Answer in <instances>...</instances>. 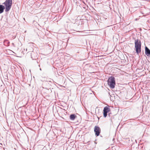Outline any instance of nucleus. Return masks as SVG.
Masks as SVG:
<instances>
[{"mask_svg": "<svg viewBox=\"0 0 150 150\" xmlns=\"http://www.w3.org/2000/svg\"><path fill=\"white\" fill-rule=\"evenodd\" d=\"M34 57V56H33V57Z\"/></svg>", "mask_w": 150, "mask_h": 150, "instance_id": "obj_15", "label": "nucleus"}, {"mask_svg": "<svg viewBox=\"0 0 150 150\" xmlns=\"http://www.w3.org/2000/svg\"><path fill=\"white\" fill-rule=\"evenodd\" d=\"M4 45L7 46H9L10 42L8 41V40H5L4 41Z\"/></svg>", "mask_w": 150, "mask_h": 150, "instance_id": "obj_8", "label": "nucleus"}, {"mask_svg": "<svg viewBox=\"0 0 150 150\" xmlns=\"http://www.w3.org/2000/svg\"><path fill=\"white\" fill-rule=\"evenodd\" d=\"M94 132L96 136H98L101 132L100 128L98 126H95L94 128Z\"/></svg>", "mask_w": 150, "mask_h": 150, "instance_id": "obj_4", "label": "nucleus"}, {"mask_svg": "<svg viewBox=\"0 0 150 150\" xmlns=\"http://www.w3.org/2000/svg\"><path fill=\"white\" fill-rule=\"evenodd\" d=\"M3 149L4 150H5V149H4V148H3Z\"/></svg>", "mask_w": 150, "mask_h": 150, "instance_id": "obj_14", "label": "nucleus"}, {"mask_svg": "<svg viewBox=\"0 0 150 150\" xmlns=\"http://www.w3.org/2000/svg\"><path fill=\"white\" fill-rule=\"evenodd\" d=\"M12 45H13V46L14 47H15V45H14V44L13 43H12Z\"/></svg>", "mask_w": 150, "mask_h": 150, "instance_id": "obj_10", "label": "nucleus"}, {"mask_svg": "<svg viewBox=\"0 0 150 150\" xmlns=\"http://www.w3.org/2000/svg\"><path fill=\"white\" fill-rule=\"evenodd\" d=\"M108 85L112 88H114L115 85V79L113 76H111L109 77L107 81Z\"/></svg>", "mask_w": 150, "mask_h": 150, "instance_id": "obj_3", "label": "nucleus"}, {"mask_svg": "<svg viewBox=\"0 0 150 150\" xmlns=\"http://www.w3.org/2000/svg\"><path fill=\"white\" fill-rule=\"evenodd\" d=\"M35 56H34V57H33V55H34V53H31V58L33 60L36 59L37 58V54H35Z\"/></svg>", "mask_w": 150, "mask_h": 150, "instance_id": "obj_9", "label": "nucleus"}, {"mask_svg": "<svg viewBox=\"0 0 150 150\" xmlns=\"http://www.w3.org/2000/svg\"><path fill=\"white\" fill-rule=\"evenodd\" d=\"M0 145H2V144H0Z\"/></svg>", "mask_w": 150, "mask_h": 150, "instance_id": "obj_13", "label": "nucleus"}, {"mask_svg": "<svg viewBox=\"0 0 150 150\" xmlns=\"http://www.w3.org/2000/svg\"><path fill=\"white\" fill-rule=\"evenodd\" d=\"M145 54L148 57H150V50L147 47H145Z\"/></svg>", "mask_w": 150, "mask_h": 150, "instance_id": "obj_6", "label": "nucleus"}, {"mask_svg": "<svg viewBox=\"0 0 150 150\" xmlns=\"http://www.w3.org/2000/svg\"><path fill=\"white\" fill-rule=\"evenodd\" d=\"M109 94V95H110V96H111V95H110V92H109L108 93Z\"/></svg>", "mask_w": 150, "mask_h": 150, "instance_id": "obj_11", "label": "nucleus"}, {"mask_svg": "<svg viewBox=\"0 0 150 150\" xmlns=\"http://www.w3.org/2000/svg\"><path fill=\"white\" fill-rule=\"evenodd\" d=\"M135 50L136 53L139 54L141 52L142 43L141 41L138 39L135 40L134 42Z\"/></svg>", "mask_w": 150, "mask_h": 150, "instance_id": "obj_2", "label": "nucleus"}, {"mask_svg": "<svg viewBox=\"0 0 150 150\" xmlns=\"http://www.w3.org/2000/svg\"><path fill=\"white\" fill-rule=\"evenodd\" d=\"M40 70H41V68H40Z\"/></svg>", "mask_w": 150, "mask_h": 150, "instance_id": "obj_12", "label": "nucleus"}, {"mask_svg": "<svg viewBox=\"0 0 150 150\" xmlns=\"http://www.w3.org/2000/svg\"><path fill=\"white\" fill-rule=\"evenodd\" d=\"M110 111V108L108 107H105L103 110V116L105 117H106L107 115V113Z\"/></svg>", "mask_w": 150, "mask_h": 150, "instance_id": "obj_5", "label": "nucleus"}, {"mask_svg": "<svg viewBox=\"0 0 150 150\" xmlns=\"http://www.w3.org/2000/svg\"><path fill=\"white\" fill-rule=\"evenodd\" d=\"M12 4V0H6L3 3L5 6L2 5H0V14L2 13L4 11L5 8V11L6 12L9 11L10 9Z\"/></svg>", "mask_w": 150, "mask_h": 150, "instance_id": "obj_1", "label": "nucleus"}, {"mask_svg": "<svg viewBox=\"0 0 150 150\" xmlns=\"http://www.w3.org/2000/svg\"><path fill=\"white\" fill-rule=\"evenodd\" d=\"M70 119L71 120H74L76 117V116L74 114H73L70 115Z\"/></svg>", "mask_w": 150, "mask_h": 150, "instance_id": "obj_7", "label": "nucleus"}]
</instances>
